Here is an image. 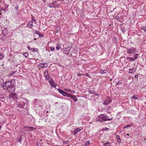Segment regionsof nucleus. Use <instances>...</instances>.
Instances as JSON below:
<instances>
[{
	"mask_svg": "<svg viewBox=\"0 0 146 146\" xmlns=\"http://www.w3.org/2000/svg\"><path fill=\"white\" fill-rule=\"evenodd\" d=\"M15 80L14 79L9 80L5 82L2 87L4 90H7L9 92H14L15 90Z\"/></svg>",
	"mask_w": 146,
	"mask_h": 146,
	"instance_id": "nucleus-1",
	"label": "nucleus"
},
{
	"mask_svg": "<svg viewBox=\"0 0 146 146\" xmlns=\"http://www.w3.org/2000/svg\"><path fill=\"white\" fill-rule=\"evenodd\" d=\"M108 115H106L105 114H101V115H98V118H96L97 121H98L102 122L106 121H110L112 119L111 118H108Z\"/></svg>",
	"mask_w": 146,
	"mask_h": 146,
	"instance_id": "nucleus-2",
	"label": "nucleus"
},
{
	"mask_svg": "<svg viewBox=\"0 0 146 146\" xmlns=\"http://www.w3.org/2000/svg\"><path fill=\"white\" fill-rule=\"evenodd\" d=\"M137 52V50L135 48L131 47L130 48H129L127 50V52L129 54H133L135 55V54H138L136 53V52Z\"/></svg>",
	"mask_w": 146,
	"mask_h": 146,
	"instance_id": "nucleus-3",
	"label": "nucleus"
},
{
	"mask_svg": "<svg viewBox=\"0 0 146 146\" xmlns=\"http://www.w3.org/2000/svg\"><path fill=\"white\" fill-rule=\"evenodd\" d=\"M139 55V54H135L132 55V57H127L126 59L128 60L129 61H133L134 60L137 59L138 58V56Z\"/></svg>",
	"mask_w": 146,
	"mask_h": 146,
	"instance_id": "nucleus-4",
	"label": "nucleus"
},
{
	"mask_svg": "<svg viewBox=\"0 0 146 146\" xmlns=\"http://www.w3.org/2000/svg\"><path fill=\"white\" fill-rule=\"evenodd\" d=\"M9 98H13L14 100H16L18 99V96L15 93H11L9 95Z\"/></svg>",
	"mask_w": 146,
	"mask_h": 146,
	"instance_id": "nucleus-5",
	"label": "nucleus"
},
{
	"mask_svg": "<svg viewBox=\"0 0 146 146\" xmlns=\"http://www.w3.org/2000/svg\"><path fill=\"white\" fill-rule=\"evenodd\" d=\"M112 101L111 100L109 97H107L105 100L104 102L103 103V104L106 105H108Z\"/></svg>",
	"mask_w": 146,
	"mask_h": 146,
	"instance_id": "nucleus-6",
	"label": "nucleus"
},
{
	"mask_svg": "<svg viewBox=\"0 0 146 146\" xmlns=\"http://www.w3.org/2000/svg\"><path fill=\"white\" fill-rule=\"evenodd\" d=\"M48 82L49 84L52 86H53L54 88H56V86L54 84V81L53 80L52 78H50V80H49Z\"/></svg>",
	"mask_w": 146,
	"mask_h": 146,
	"instance_id": "nucleus-7",
	"label": "nucleus"
},
{
	"mask_svg": "<svg viewBox=\"0 0 146 146\" xmlns=\"http://www.w3.org/2000/svg\"><path fill=\"white\" fill-rule=\"evenodd\" d=\"M25 104V103L23 102H18L17 104V106L18 107H20L21 108H24V105Z\"/></svg>",
	"mask_w": 146,
	"mask_h": 146,
	"instance_id": "nucleus-8",
	"label": "nucleus"
},
{
	"mask_svg": "<svg viewBox=\"0 0 146 146\" xmlns=\"http://www.w3.org/2000/svg\"><path fill=\"white\" fill-rule=\"evenodd\" d=\"M68 97L71 99H72L74 101V102H76L77 100L76 97L74 95H72L70 94Z\"/></svg>",
	"mask_w": 146,
	"mask_h": 146,
	"instance_id": "nucleus-9",
	"label": "nucleus"
},
{
	"mask_svg": "<svg viewBox=\"0 0 146 146\" xmlns=\"http://www.w3.org/2000/svg\"><path fill=\"white\" fill-rule=\"evenodd\" d=\"M44 75L46 80L49 79L50 77L48 74V71L46 70L44 72Z\"/></svg>",
	"mask_w": 146,
	"mask_h": 146,
	"instance_id": "nucleus-10",
	"label": "nucleus"
},
{
	"mask_svg": "<svg viewBox=\"0 0 146 146\" xmlns=\"http://www.w3.org/2000/svg\"><path fill=\"white\" fill-rule=\"evenodd\" d=\"M48 64L46 63H40L39 64V66L40 67L45 68L47 67Z\"/></svg>",
	"mask_w": 146,
	"mask_h": 146,
	"instance_id": "nucleus-11",
	"label": "nucleus"
},
{
	"mask_svg": "<svg viewBox=\"0 0 146 146\" xmlns=\"http://www.w3.org/2000/svg\"><path fill=\"white\" fill-rule=\"evenodd\" d=\"M67 49H68L66 48H64L63 49H62V50H64V53L66 54H68L69 53V50H67Z\"/></svg>",
	"mask_w": 146,
	"mask_h": 146,
	"instance_id": "nucleus-12",
	"label": "nucleus"
},
{
	"mask_svg": "<svg viewBox=\"0 0 146 146\" xmlns=\"http://www.w3.org/2000/svg\"><path fill=\"white\" fill-rule=\"evenodd\" d=\"M129 73L131 74L134 73L136 71V70H135L134 68L129 69Z\"/></svg>",
	"mask_w": 146,
	"mask_h": 146,
	"instance_id": "nucleus-13",
	"label": "nucleus"
},
{
	"mask_svg": "<svg viewBox=\"0 0 146 146\" xmlns=\"http://www.w3.org/2000/svg\"><path fill=\"white\" fill-rule=\"evenodd\" d=\"M33 26V22L32 21H31L30 22H29V23H27V27H30L31 28H32V27H31V26Z\"/></svg>",
	"mask_w": 146,
	"mask_h": 146,
	"instance_id": "nucleus-14",
	"label": "nucleus"
},
{
	"mask_svg": "<svg viewBox=\"0 0 146 146\" xmlns=\"http://www.w3.org/2000/svg\"><path fill=\"white\" fill-rule=\"evenodd\" d=\"M58 91L62 95H63V94H64V92L65 91L62 90L60 88H58Z\"/></svg>",
	"mask_w": 146,
	"mask_h": 146,
	"instance_id": "nucleus-15",
	"label": "nucleus"
},
{
	"mask_svg": "<svg viewBox=\"0 0 146 146\" xmlns=\"http://www.w3.org/2000/svg\"><path fill=\"white\" fill-rule=\"evenodd\" d=\"M56 45L57 46L56 47V50H58L59 49L61 48L60 44L59 43H58L56 44Z\"/></svg>",
	"mask_w": 146,
	"mask_h": 146,
	"instance_id": "nucleus-16",
	"label": "nucleus"
},
{
	"mask_svg": "<svg viewBox=\"0 0 146 146\" xmlns=\"http://www.w3.org/2000/svg\"><path fill=\"white\" fill-rule=\"evenodd\" d=\"M113 41L116 44L117 43V38H116V37H113Z\"/></svg>",
	"mask_w": 146,
	"mask_h": 146,
	"instance_id": "nucleus-17",
	"label": "nucleus"
},
{
	"mask_svg": "<svg viewBox=\"0 0 146 146\" xmlns=\"http://www.w3.org/2000/svg\"><path fill=\"white\" fill-rule=\"evenodd\" d=\"M69 95L70 94H68V93L65 92L63 96L66 97H68Z\"/></svg>",
	"mask_w": 146,
	"mask_h": 146,
	"instance_id": "nucleus-18",
	"label": "nucleus"
},
{
	"mask_svg": "<svg viewBox=\"0 0 146 146\" xmlns=\"http://www.w3.org/2000/svg\"><path fill=\"white\" fill-rule=\"evenodd\" d=\"M5 55L4 54L1 53H0V60L3 59Z\"/></svg>",
	"mask_w": 146,
	"mask_h": 146,
	"instance_id": "nucleus-19",
	"label": "nucleus"
},
{
	"mask_svg": "<svg viewBox=\"0 0 146 146\" xmlns=\"http://www.w3.org/2000/svg\"><path fill=\"white\" fill-rule=\"evenodd\" d=\"M106 71L107 70H101L100 71V73L102 74L106 73Z\"/></svg>",
	"mask_w": 146,
	"mask_h": 146,
	"instance_id": "nucleus-20",
	"label": "nucleus"
},
{
	"mask_svg": "<svg viewBox=\"0 0 146 146\" xmlns=\"http://www.w3.org/2000/svg\"><path fill=\"white\" fill-rule=\"evenodd\" d=\"M121 29L123 33H124L125 32L126 30L125 28L123 27H121Z\"/></svg>",
	"mask_w": 146,
	"mask_h": 146,
	"instance_id": "nucleus-21",
	"label": "nucleus"
},
{
	"mask_svg": "<svg viewBox=\"0 0 146 146\" xmlns=\"http://www.w3.org/2000/svg\"><path fill=\"white\" fill-rule=\"evenodd\" d=\"M132 98L133 99H138V97L137 95H135L132 96Z\"/></svg>",
	"mask_w": 146,
	"mask_h": 146,
	"instance_id": "nucleus-22",
	"label": "nucleus"
},
{
	"mask_svg": "<svg viewBox=\"0 0 146 146\" xmlns=\"http://www.w3.org/2000/svg\"><path fill=\"white\" fill-rule=\"evenodd\" d=\"M38 50V49L37 48H33V49L32 51L34 52H36Z\"/></svg>",
	"mask_w": 146,
	"mask_h": 146,
	"instance_id": "nucleus-23",
	"label": "nucleus"
},
{
	"mask_svg": "<svg viewBox=\"0 0 146 146\" xmlns=\"http://www.w3.org/2000/svg\"><path fill=\"white\" fill-rule=\"evenodd\" d=\"M90 143V141H87L85 143V146H88Z\"/></svg>",
	"mask_w": 146,
	"mask_h": 146,
	"instance_id": "nucleus-24",
	"label": "nucleus"
},
{
	"mask_svg": "<svg viewBox=\"0 0 146 146\" xmlns=\"http://www.w3.org/2000/svg\"><path fill=\"white\" fill-rule=\"evenodd\" d=\"M104 146H110V142H108L106 143H104Z\"/></svg>",
	"mask_w": 146,
	"mask_h": 146,
	"instance_id": "nucleus-25",
	"label": "nucleus"
},
{
	"mask_svg": "<svg viewBox=\"0 0 146 146\" xmlns=\"http://www.w3.org/2000/svg\"><path fill=\"white\" fill-rule=\"evenodd\" d=\"M131 125L128 124V125H127L126 126L124 127H123V129H125L126 128H128V127H129L130 126H131Z\"/></svg>",
	"mask_w": 146,
	"mask_h": 146,
	"instance_id": "nucleus-26",
	"label": "nucleus"
},
{
	"mask_svg": "<svg viewBox=\"0 0 146 146\" xmlns=\"http://www.w3.org/2000/svg\"><path fill=\"white\" fill-rule=\"evenodd\" d=\"M23 55L26 58L28 56L29 54L27 53H24Z\"/></svg>",
	"mask_w": 146,
	"mask_h": 146,
	"instance_id": "nucleus-27",
	"label": "nucleus"
},
{
	"mask_svg": "<svg viewBox=\"0 0 146 146\" xmlns=\"http://www.w3.org/2000/svg\"><path fill=\"white\" fill-rule=\"evenodd\" d=\"M141 29L145 31H146V25L142 27Z\"/></svg>",
	"mask_w": 146,
	"mask_h": 146,
	"instance_id": "nucleus-28",
	"label": "nucleus"
},
{
	"mask_svg": "<svg viewBox=\"0 0 146 146\" xmlns=\"http://www.w3.org/2000/svg\"><path fill=\"white\" fill-rule=\"evenodd\" d=\"M27 48L29 50L32 51L33 49V48H31L29 46H27Z\"/></svg>",
	"mask_w": 146,
	"mask_h": 146,
	"instance_id": "nucleus-29",
	"label": "nucleus"
},
{
	"mask_svg": "<svg viewBox=\"0 0 146 146\" xmlns=\"http://www.w3.org/2000/svg\"><path fill=\"white\" fill-rule=\"evenodd\" d=\"M77 132H79L81 130V129H80L79 128H77L75 129L74 130Z\"/></svg>",
	"mask_w": 146,
	"mask_h": 146,
	"instance_id": "nucleus-30",
	"label": "nucleus"
},
{
	"mask_svg": "<svg viewBox=\"0 0 146 146\" xmlns=\"http://www.w3.org/2000/svg\"><path fill=\"white\" fill-rule=\"evenodd\" d=\"M89 93L90 94H94V91H93L92 90H89L88 91Z\"/></svg>",
	"mask_w": 146,
	"mask_h": 146,
	"instance_id": "nucleus-31",
	"label": "nucleus"
},
{
	"mask_svg": "<svg viewBox=\"0 0 146 146\" xmlns=\"http://www.w3.org/2000/svg\"><path fill=\"white\" fill-rule=\"evenodd\" d=\"M35 34H37L38 35H39V34L40 33V32L39 31H35Z\"/></svg>",
	"mask_w": 146,
	"mask_h": 146,
	"instance_id": "nucleus-32",
	"label": "nucleus"
},
{
	"mask_svg": "<svg viewBox=\"0 0 146 146\" xmlns=\"http://www.w3.org/2000/svg\"><path fill=\"white\" fill-rule=\"evenodd\" d=\"M4 98V96L3 95L0 94V99H2Z\"/></svg>",
	"mask_w": 146,
	"mask_h": 146,
	"instance_id": "nucleus-33",
	"label": "nucleus"
},
{
	"mask_svg": "<svg viewBox=\"0 0 146 146\" xmlns=\"http://www.w3.org/2000/svg\"><path fill=\"white\" fill-rule=\"evenodd\" d=\"M50 50L52 51L55 49V48L54 47L51 46L50 47Z\"/></svg>",
	"mask_w": 146,
	"mask_h": 146,
	"instance_id": "nucleus-34",
	"label": "nucleus"
},
{
	"mask_svg": "<svg viewBox=\"0 0 146 146\" xmlns=\"http://www.w3.org/2000/svg\"><path fill=\"white\" fill-rule=\"evenodd\" d=\"M38 35H39V37H42L43 36V34H41V33L39 34Z\"/></svg>",
	"mask_w": 146,
	"mask_h": 146,
	"instance_id": "nucleus-35",
	"label": "nucleus"
},
{
	"mask_svg": "<svg viewBox=\"0 0 146 146\" xmlns=\"http://www.w3.org/2000/svg\"><path fill=\"white\" fill-rule=\"evenodd\" d=\"M15 9L16 10H17L19 8V6L17 4L16 6V7H15Z\"/></svg>",
	"mask_w": 146,
	"mask_h": 146,
	"instance_id": "nucleus-36",
	"label": "nucleus"
},
{
	"mask_svg": "<svg viewBox=\"0 0 146 146\" xmlns=\"http://www.w3.org/2000/svg\"><path fill=\"white\" fill-rule=\"evenodd\" d=\"M5 30L4 31V30H3L2 31V32L3 33V35H6L7 34V32H5V33H4V31H5Z\"/></svg>",
	"mask_w": 146,
	"mask_h": 146,
	"instance_id": "nucleus-37",
	"label": "nucleus"
},
{
	"mask_svg": "<svg viewBox=\"0 0 146 146\" xmlns=\"http://www.w3.org/2000/svg\"><path fill=\"white\" fill-rule=\"evenodd\" d=\"M117 85H119V84H122V83L120 82V81H118L117 82Z\"/></svg>",
	"mask_w": 146,
	"mask_h": 146,
	"instance_id": "nucleus-38",
	"label": "nucleus"
},
{
	"mask_svg": "<svg viewBox=\"0 0 146 146\" xmlns=\"http://www.w3.org/2000/svg\"><path fill=\"white\" fill-rule=\"evenodd\" d=\"M116 138L117 139H118L120 138V137L119 135H117L116 137Z\"/></svg>",
	"mask_w": 146,
	"mask_h": 146,
	"instance_id": "nucleus-39",
	"label": "nucleus"
},
{
	"mask_svg": "<svg viewBox=\"0 0 146 146\" xmlns=\"http://www.w3.org/2000/svg\"><path fill=\"white\" fill-rule=\"evenodd\" d=\"M74 134L75 135H76L77 134V131H76L75 130H74Z\"/></svg>",
	"mask_w": 146,
	"mask_h": 146,
	"instance_id": "nucleus-40",
	"label": "nucleus"
},
{
	"mask_svg": "<svg viewBox=\"0 0 146 146\" xmlns=\"http://www.w3.org/2000/svg\"><path fill=\"white\" fill-rule=\"evenodd\" d=\"M117 140H118V142L119 143H120L121 142V140L120 138L118 139H117Z\"/></svg>",
	"mask_w": 146,
	"mask_h": 146,
	"instance_id": "nucleus-41",
	"label": "nucleus"
},
{
	"mask_svg": "<svg viewBox=\"0 0 146 146\" xmlns=\"http://www.w3.org/2000/svg\"><path fill=\"white\" fill-rule=\"evenodd\" d=\"M81 75H82V74H80V73H78V74H77V76H80Z\"/></svg>",
	"mask_w": 146,
	"mask_h": 146,
	"instance_id": "nucleus-42",
	"label": "nucleus"
},
{
	"mask_svg": "<svg viewBox=\"0 0 146 146\" xmlns=\"http://www.w3.org/2000/svg\"><path fill=\"white\" fill-rule=\"evenodd\" d=\"M138 75H136L135 76V78H138Z\"/></svg>",
	"mask_w": 146,
	"mask_h": 146,
	"instance_id": "nucleus-43",
	"label": "nucleus"
},
{
	"mask_svg": "<svg viewBox=\"0 0 146 146\" xmlns=\"http://www.w3.org/2000/svg\"><path fill=\"white\" fill-rule=\"evenodd\" d=\"M70 91L71 92V93H75V92L74 91H73V90H70Z\"/></svg>",
	"mask_w": 146,
	"mask_h": 146,
	"instance_id": "nucleus-44",
	"label": "nucleus"
},
{
	"mask_svg": "<svg viewBox=\"0 0 146 146\" xmlns=\"http://www.w3.org/2000/svg\"><path fill=\"white\" fill-rule=\"evenodd\" d=\"M94 94L95 95V96H99V95H98V94H96V93H94Z\"/></svg>",
	"mask_w": 146,
	"mask_h": 146,
	"instance_id": "nucleus-45",
	"label": "nucleus"
},
{
	"mask_svg": "<svg viewBox=\"0 0 146 146\" xmlns=\"http://www.w3.org/2000/svg\"><path fill=\"white\" fill-rule=\"evenodd\" d=\"M1 81H3V79H0V84H1Z\"/></svg>",
	"mask_w": 146,
	"mask_h": 146,
	"instance_id": "nucleus-46",
	"label": "nucleus"
},
{
	"mask_svg": "<svg viewBox=\"0 0 146 146\" xmlns=\"http://www.w3.org/2000/svg\"><path fill=\"white\" fill-rule=\"evenodd\" d=\"M2 10H3L4 11H5V9H0V12Z\"/></svg>",
	"mask_w": 146,
	"mask_h": 146,
	"instance_id": "nucleus-47",
	"label": "nucleus"
},
{
	"mask_svg": "<svg viewBox=\"0 0 146 146\" xmlns=\"http://www.w3.org/2000/svg\"><path fill=\"white\" fill-rule=\"evenodd\" d=\"M43 3H45L46 2V0H42Z\"/></svg>",
	"mask_w": 146,
	"mask_h": 146,
	"instance_id": "nucleus-48",
	"label": "nucleus"
},
{
	"mask_svg": "<svg viewBox=\"0 0 146 146\" xmlns=\"http://www.w3.org/2000/svg\"><path fill=\"white\" fill-rule=\"evenodd\" d=\"M22 140V139H21V138H20L18 140V141L19 142H20Z\"/></svg>",
	"mask_w": 146,
	"mask_h": 146,
	"instance_id": "nucleus-49",
	"label": "nucleus"
},
{
	"mask_svg": "<svg viewBox=\"0 0 146 146\" xmlns=\"http://www.w3.org/2000/svg\"><path fill=\"white\" fill-rule=\"evenodd\" d=\"M48 6L49 7H50V8H52V7H51L50 5H49V4H48Z\"/></svg>",
	"mask_w": 146,
	"mask_h": 146,
	"instance_id": "nucleus-50",
	"label": "nucleus"
},
{
	"mask_svg": "<svg viewBox=\"0 0 146 146\" xmlns=\"http://www.w3.org/2000/svg\"><path fill=\"white\" fill-rule=\"evenodd\" d=\"M15 72L12 73V75Z\"/></svg>",
	"mask_w": 146,
	"mask_h": 146,
	"instance_id": "nucleus-51",
	"label": "nucleus"
},
{
	"mask_svg": "<svg viewBox=\"0 0 146 146\" xmlns=\"http://www.w3.org/2000/svg\"><path fill=\"white\" fill-rule=\"evenodd\" d=\"M66 90L67 91H68V92L70 91V90Z\"/></svg>",
	"mask_w": 146,
	"mask_h": 146,
	"instance_id": "nucleus-52",
	"label": "nucleus"
},
{
	"mask_svg": "<svg viewBox=\"0 0 146 146\" xmlns=\"http://www.w3.org/2000/svg\"><path fill=\"white\" fill-rule=\"evenodd\" d=\"M127 135H128V136H129V134L128 133H127Z\"/></svg>",
	"mask_w": 146,
	"mask_h": 146,
	"instance_id": "nucleus-53",
	"label": "nucleus"
},
{
	"mask_svg": "<svg viewBox=\"0 0 146 146\" xmlns=\"http://www.w3.org/2000/svg\"><path fill=\"white\" fill-rule=\"evenodd\" d=\"M86 74V75H88V74Z\"/></svg>",
	"mask_w": 146,
	"mask_h": 146,
	"instance_id": "nucleus-54",
	"label": "nucleus"
},
{
	"mask_svg": "<svg viewBox=\"0 0 146 146\" xmlns=\"http://www.w3.org/2000/svg\"><path fill=\"white\" fill-rule=\"evenodd\" d=\"M86 74V75H88V74Z\"/></svg>",
	"mask_w": 146,
	"mask_h": 146,
	"instance_id": "nucleus-55",
	"label": "nucleus"
},
{
	"mask_svg": "<svg viewBox=\"0 0 146 146\" xmlns=\"http://www.w3.org/2000/svg\"><path fill=\"white\" fill-rule=\"evenodd\" d=\"M1 13H0V15H1Z\"/></svg>",
	"mask_w": 146,
	"mask_h": 146,
	"instance_id": "nucleus-56",
	"label": "nucleus"
},
{
	"mask_svg": "<svg viewBox=\"0 0 146 146\" xmlns=\"http://www.w3.org/2000/svg\"><path fill=\"white\" fill-rule=\"evenodd\" d=\"M34 21H36V20H35H35H34Z\"/></svg>",
	"mask_w": 146,
	"mask_h": 146,
	"instance_id": "nucleus-57",
	"label": "nucleus"
},
{
	"mask_svg": "<svg viewBox=\"0 0 146 146\" xmlns=\"http://www.w3.org/2000/svg\"><path fill=\"white\" fill-rule=\"evenodd\" d=\"M130 56H132V55H130Z\"/></svg>",
	"mask_w": 146,
	"mask_h": 146,
	"instance_id": "nucleus-58",
	"label": "nucleus"
},
{
	"mask_svg": "<svg viewBox=\"0 0 146 146\" xmlns=\"http://www.w3.org/2000/svg\"><path fill=\"white\" fill-rule=\"evenodd\" d=\"M48 111H47L46 112H47V113H48Z\"/></svg>",
	"mask_w": 146,
	"mask_h": 146,
	"instance_id": "nucleus-59",
	"label": "nucleus"
}]
</instances>
